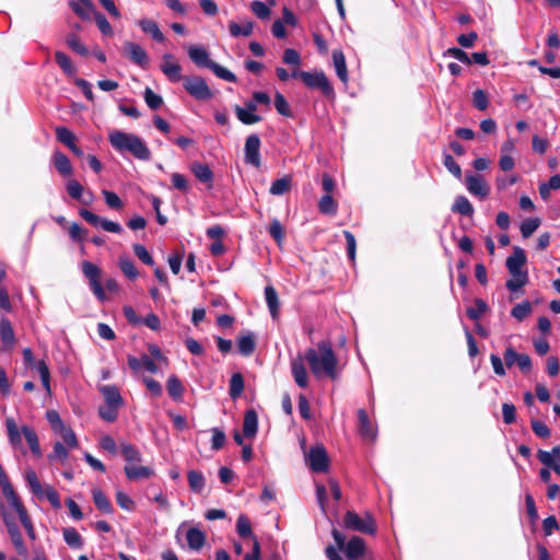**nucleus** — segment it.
I'll return each instance as SVG.
<instances>
[{"label": "nucleus", "instance_id": "nucleus-42", "mask_svg": "<svg viewBox=\"0 0 560 560\" xmlns=\"http://www.w3.org/2000/svg\"><path fill=\"white\" fill-rule=\"evenodd\" d=\"M166 387H167V392H168L170 396L173 399H175V400L182 399L183 394H184V387L177 376H175V375L170 376L167 380V383H166Z\"/></svg>", "mask_w": 560, "mask_h": 560}, {"label": "nucleus", "instance_id": "nucleus-31", "mask_svg": "<svg viewBox=\"0 0 560 560\" xmlns=\"http://www.w3.org/2000/svg\"><path fill=\"white\" fill-rule=\"evenodd\" d=\"M186 539H187V544H188L189 548L198 551L203 547L205 541H206V536H205L203 532L194 527V528H189L187 530Z\"/></svg>", "mask_w": 560, "mask_h": 560}, {"label": "nucleus", "instance_id": "nucleus-26", "mask_svg": "<svg viewBox=\"0 0 560 560\" xmlns=\"http://www.w3.org/2000/svg\"><path fill=\"white\" fill-rule=\"evenodd\" d=\"M72 11L81 19H90L91 13L94 12V4L92 0H75L69 2Z\"/></svg>", "mask_w": 560, "mask_h": 560}, {"label": "nucleus", "instance_id": "nucleus-18", "mask_svg": "<svg viewBox=\"0 0 560 560\" xmlns=\"http://www.w3.org/2000/svg\"><path fill=\"white\" fill-rule=\"evenodd\" d=\"M291 372L296 385L305 388L308 385V375L302 357H298L291 361Z\"/></svg>", "mask_w": 560, "mask_h": 560}, {"label": "nucleus", "instance_id": "nucleus-58", "mask_svg": "<svg viewBox=\"0 0 560 560\" xmlns=\"http://www.w3.org/2000/svg\"><path fill=\"white\" fill-rule=\"evenodd\" d=\"M270 236L277 242L278 245H281L284 238V230L282 224L278 219H273L268 229Z\"/></svg>", "mask_w": 560, "mask_h": 560}, {"label": "nucleus", "instance_id": "nucleus-22", "mask_svg": "<svg viewBox=\"0 0 560 560\" xmlns=\"http://www.w3.org/2000/svg\"><path fill=\"white\" fill-rule=\"evenodd\" d=\"M365 550L364 540L361 537H352L346 545L343 551L346 557L350 560L359 559L363 556Z\"/></svg>", "mask_w": 560, "mask_h": 560}, {"label": "nucleus", "instance_id": "nucleus-40", "mask_svg": "<svg viewBox=\"0 0 560 560\" xmlns=\"http://www.w3.org/2000/svg\"><path fill=\"white\" fill-rule=\"evenodd\" d=\"M560 189V175L556 174L549 178L547 183H542L539 186V195L541 199L547 201L550 197V190Z\"/></svg>", "mask_w": 560, "mask_h": 560}, {"label": "nucleus", "instance_id": "nucleus-19", "mask_svg": "<svg viewBox=\"0 0 560 560\" xmlns=\"http://www.w3.org/2000/svg\"><path fill=\"white\" fill-rule=\"evenodd\" d=\"M358 427L359 433L364 440L374 441L376 438V430L371 423L369 416L364 409L358 410Z\"/></svg>", "mask_w": 560, "mask_h": 560}, {"label": "nucleus", "instance_id": "nucleus-15", "mask_svg": "<svg viewBox=\"0 0 560 560\" xmlns=\"http://www.w3.org/2000/svg\"><path fill=\"white\" fill-rule=\"evenodd\" d=\"M466 188L471 195L480 198L488 197L490 192V187L483 177L476 174H468L466 176Z\"/></svg>", "mask_w": 560, "mask_h": 560}, {"label": "nucleus", "instance_id": "nucleus-5", "mask_svg": "<svg viewBox=\"0 0 560 560\" xmlns=\"http://www.w3.org/2000/svg\"><path fill=\"white\" fill-rule=\"evenodd\" d=\"M343 525L346 528L360 532L363 534H375L376 526L374 518L370 514L363 517L355 512L348 511L343 516Z\"/></svg>", "mask_w": 560, "mask_h": 560}, {"label": "nucleus", "instance_id": "nucleus-25", "mask_svg": "<svg viewBox=\"0 0 560 560\" xmlns=\"http://www.w3.org/2000/svg\"><path fill=\"white\" fill-rule=\"evenodd\" d=\"M21 432L23 433V435L30 446L31 452L36 457H40L42 448H40L39 440H38V436H37L35 430L28 425H23L21 429Z\"/></svg>", "mask_w": 560, "mask_h": 560}, {"label": "nucleus", "instance_id": "nucleus-13", "mask_svg": "<svg viewBox=\"0 0 560 560\" xmlns=\"http://www.w3.org/2000/svg\"><path fill=\"white\" fill-rule=\"evenodd\" d=\"M307 463L315 472H324L328 469V457L323 446L312 447L307 454Z\"/></svg>", "mask_w": 560, "mask_h": 560}, {"label": "nucleus", "instance_id": "nucleus-30", "mask_svg": "<svg viewBox=\"0 0 560 560\" xmlns=\"http://www.w3.org/2000/svg\"><path fill=\"white\" fill-rule=\"evenodd\" d=\"M52 159L55 167L62 176L72 175L73 170L71 162L65 153L57 151L54 153Z\"/></svg>", "mask_w": 560, "mask_h": 560}, {"label": "nucleus", "instance_id": "nucleus-16", "mask_svg": "<svg viewBox=\"0 0 560 560\" xmlns=\"http://www.w3.org/2000/svg\"><path fill=\"white\" fill-rule=\"evenodd\" d=\"M163 62L161 63V71L172 82H178L182 79V67L174 60L172 54H164L162 57Z\"/></svg>", "mask_w": 560, "mask_h": 560}, {"label": "nucleus", "instance_id": "nucleus-62", "mask_svg": "<svg viewBox=\"0 0 560 560\" xmlns=\"http://www.w3.org/2000/svg\"><path fill=\"white\" fill-rule=\"evenodd\" d=\"M144 101L151 109L160 108L163 103L162 97L155 94L150 88H147L144 91Z\"/></svg>", "mask_w": 560, "mask_h": 560}, {"label": "nucleus", "instance_id": "nucleus-34", "mask_svg": "<svg viewBox=\"0 0 560 560\" xmlns=\"http://www.w3.org/2000/svg\"><path fill=\"white\" fill-rule=\"evenodd\" d=\"M332 61L335 66L336 73L338 78L346 83L348 81V70L346 65V58L340 50H335L332 52Z\"/></svg>", "mask_w": 560, "mask_h": 560}, {"label": "nucleus", "instance_id": "nucleus-39", "mask_svg": "<svg viewBox=\"0 0 560 560\" xmlns=\"http://www.w3.org/2000/svg\"><path fill=\"white\" fill-rule=\"evenodd\" d=\"M452 211L462 215L471 217L474 214V207L465 196H458L455 199Z\"/></svg>", "mask_w": 560, "mask_h": 560}, {"label": "nucleus", "instance_id": "nucleus-38", "mask_svg": "<svg viewBox=\"0 0 560 560\" xmlns=\"http://www.w3.org/2000/svg\"><path fill=\"white\" fill-rule=\"evenodd\" d=\"M244 390V378L240 372L232 374L230 380L229 395L232 399H237Z\"/></svg>", "mask_w": 560, "mask_h": 560}, {"label": "nucleus", "instance_id": "nucleus-63", "mask_svg": "<svg viewBox=\"0 0 560 560\" xmlns=\"http://www.w3.org/2000/svg\"><path fill=\"white\" fill-rule=\"evenodd\" d=\"M46 419L55 433L66 425L61 420L59 413L54 409L46 411Z\"/></svg>", "mask_w": 560, "mask_h": 560}, {"label": "nucleus", "instance_id": "nucleus-28", "mask_svg": "<svg viewBox=\"0 0 560 560\" xmlns=\"http://www.w3.org/2000/svg\"><path fill=\"white\" fill-rule=\"evenodd\" d=\"M255 348L256 339L253 332L248 331L246 335L238 337L237 350L242 355H250L255 351Z\"/></svg>", "mask_w": 560, "mask_h": 560}, {"label": "nucleus", "instance_id": "nucleus-54", "mask_svg": "<svg viewBox=\"0 0 560 560\" xmlns=\"http://www.w3.org/2000/svg\"><path fill=\"white\" fill-rule=\"evenodd\" d=\"M56 434H59L62 438L63 443L69 448H75L78 446V439L75 436V433L73 432V430L70 427H67V425L62 427V429L57 431Z\"/></svg>", "mask_w": 560, "mask_h": 560}, {"label": "nucleus", "instance_id": "nucleus-61", "mask_svg": "<svg viewBox=\"0 0 560 560\" xmlns=\"http://www.w3.org/2000/svg\"><path fill=\"white\" fill-rule=\"evenodd\" d=\"M69 453L61 442H56L54 444V451L49 455V459L59 460L60 463H65L68 459Z\"/></svg>", "mask_w": 560, "mask_h": 560}, {"label": "nucleus", "instance_id": "nucleus-8", "mask_svg": "<svg viewBox=\"0 0 560 560\" xmlns=\"http://www.w3.org/2000/svg\"><path fill=\"white\" fill-rule=\"evenodd\" d=\"M23 359L24 363L30 368H35L40 376V381L43 384V387L45 388L46 393L48 395L51 394L50 388V372L48 369V365L45 363V361H35L33 352L30 348L23 349Z\"/></svg>", "mask_w": 560, "mask_h": 560}, {"label": "nucleus", "instance_id": "nucleus-48", "mask_svg": "<svg viewBox=\"0 0 560 560\" xmlns=\"http://www.w3.org/2000/svg\"><path fill=\"white\" fill-rule=\"evenodd\" d=\"M235 114H236V117L237 119L243 122L244 125H253V124H257L261 120V117L249 112V110H246L245 108L241 107V106H235Z\"/></svg>", "mask_w": 560, "mask_h": 560}, {"label": "nucleus", "instance_id": "nucleus-56", "mask_svg": "<svg viewBox=\"0 0 560 560\" xmlns=\"http://www.w3.org/2000/svg\"><path fill=\"white\" fill-rule=\"evenodd\" d=\"M120 407H113V405L104 404L98 408L100 417L106 422H114L118 417V410Z\"/></svg>", "mask_w": 560, "mask_h": 560}, {"label": "nucleus", "instance_id": "nucleus-53", "mask_svg": "<svg viewBox=\"0 0 560 560\" xmlns=\"http://www.w3.org/2000/svg\"><path fill=\"white\" fill-rule=\"evenodd\" d=\"M273 104H275V108L277 109V112L280 115H282L284 117L292 116V110L290 108V105L287 102L285 97L281 93H279V92L276 93Z\"/></svg>", "mask_w": 560, "mask_h": 560}, {"label": "nucleus", "instance_id": "nucleus-57", "mask_svg": "<svg viewBox=\"0 0 560 560\" xmlns=\"http://www.w3.org/2000/svg\"><path fill=\"white\" fill-rule=\"evenodd\" d=\"M218 78L225 80L228 82H236V75L232 73L226 68L218 65L217 62H212L209 68Z\"/></svg>", "mask_w": 560, "mask_h": 560}, {"label": "nucleus", "instance_id": "nucleus-46", "mask_svg": "<svg viewBox=\"0 0 560 560\" xmlns=\"http://www.w3.org/2000/svg\"><path fill=\"white\" fill-rule=\"evenodd\" d=\"M121 454L125 459L132 465L133 463H140L142 460L139 450L129 443L121 444Z\"/></svg>", "mask_w": 560, "mask_h": 560}, {"label": "nucleus", "instance_id": "nucleus-10", "mask_svg": "<svg viewBox=\"0 0 560 560\" xmlns=\"http://www.w3.org/2000/svg\"><path fill=\"white\" fill-rule=\"evenodd\" d=\"M124 52L131 62L139 66L140 68L147 69L149 67V55L139 44L129 40L125 42Z\"/></svg>", "mask_w": 560, "mask_h": 560}, {"label": "nucleus", "instance_id": "nucleus-43", "mask_svg": "<svg viewBox=\"0 0 560 560\" xmlns=\"http://www.w3.org/2000/svg\"><path fill=\"white\" fill-rule=\"evenodd\" d=\"M55 59L57 65L62 69V71L71 77L75 73V67L73 66L71 59L62 51L55 52Z\"/></svg>", "mask_w": 560, "mask_h": 560}, {"label": "nucleus", "instance_id": "nucleus-23", "mask_svg": "<svg viewBox=\"0 0 560 560\" xmlns=\"http://www.w3.org/2000/svg\"><path fill=\"white\" fill-rule=\"evenodd\" d=\"M100 392L103 395L106 405H113V407L122 406V397L115 385H103L100 387Z\"/></svg>", "mask_w": 560, "mask_h": 560}, {"label": "nucleus", "instance_id": "nucleus-47", "mask_svg": "<svg viewBox=\"0 0 560 560\" xmlns=\"http://www.w3.org/2000/svg\"><path fill=\"white\" fill-rule=\"evenodd\" d=\"M318 209L323 214L334 215L337 213V203L331 195L326 194L320 198Z\"/></svg>", "mask_w": 560, "mask_h": 560}, {"label": "nucleus", "instance_id": "nucleus-41", "mask_svg": "<svg viewBox=\"0 0 560 560\" xmlns=\"http://www.w3.org/2000/svg\"><path fill=\"white\" fill-rule=\"evenodd\" d=\"M62 535H63V539L68 546L75 548V549H81L83 547L82 537L75 528H73V527L65 528L62 532Z\"/></svg>", "mask_w": 560, "mask_h": 560}, {"label": "nucleus", "instance_id": "nucleus-20", "mask_svg": "<svg viewBox=\"0 0 560 560\" xmlns=\"http://www.w3.org/2000/svg\"><path fill=\"white\" fill-rule=\"evenodd\" d=\"M0 337L2 341V350H11L15 343V335L10 320L2 317L0 320Z\"/></svg>", "mask_w": 560, "mask_h": 560}, {"label": "nucleus", "instance_id": "nucleus-17", "mask_svg": "<svg viewBox=\"0 0 560 560\" xmlns=\"http://www.w3.org/2000/svg\"><path fill=\"white\" fill-rule=\"evenodd\" d=\"M187 54L190 60L198 67L210 68L212 60L209 58L208 50L202 46L190 45L187 47Z\"/></svg>", "mask_w": 560, "mask_h": 560}, {"label": "nucleus", "instance_id": "nucleus-52", "mask_svg": "<svg viewBox=\"0 0 560 560\" xmlns=\"http://www.w3.org/2000/svg\"><path fill=\"white\" fill-rule=\"evenodd\" d=\"M488 311V305L481 299L475 300V305L467 310V316L472 320H478Z\"/></svg>", "mask_w": 560, "mask_h": 560}, {"label": "nucleus", "instance_id": "nucleus-59", "mask_svg": "<svg viewBox=\"0 0 560 560\" xmlns=\"http://www.w3.org/2000/svg\"><path fill=\"white\" fill-rule=\"evenodd\" d=\"M540 221L538 218L527 219L521 224V233L522 236L527 238L529 237L539 226Z\"/></svg>", "mask_w": 560, "mask_h": 560}, {"label": "nucleus", "instance_id": "nucleus-32", "mask_svg": "<svg viewBox=\"0 0 560 560\" xmlns=\"http://www.w3.org/2000/svg\"><path fill=\"white\" fill-rule=\"evenodd\" d=\"M253 30H254V24L252 21H248V20L244 21L242 24H238L234 21H231L229 23V31H230L231 36H233V37H240V36L247 37V36L252 35Z\"/></svg>", "mask_w": 560, "mask_h": 560}, {"label": "nucleus", "instance_id": "nucleus-37", "mask_svg": "<svg viewBox=\"0 0 560 560\" xmlns=\"http://www.w3.org/2000/svg\"><path fill=\"white\" fill-rule=\"evenodd\" d=\"M291 186H292L291 176H283V177L278 178L272 182L269 191L273 196H281V195L288 192L291 189Z\"/></svg>", "mask_w": 560, "mask_h": 560}, {"label": "nucleus", "instance_id": "nucleus-12", "mask_svg": "<svg viewBox=\"0 0 560 560\" xmlns=\"http://www.w3.org/2000/svg\"><path fill=\"white\" fill-rule=\"evenodd\" d=\"M79 214L81 218H83L90 224H92L94 226L100 225L106 232L120 233L122 231V228L119 223L107 220V219H103V218L98 217L97 214L91 212L90 210L81 209L79 211Z\"/></svg>", "mask_w": 560, "mask_h": 560}, {"label": "nucleus", "instance_id": "nucleus-33", "mask_svg": "<svg viewBox=\"0 0 560 560\" xmlns=\"http://www.w3.org/2000/svg\"><path fill=\"white\" fill-rule=\"evenodd\" d=\"M92 497H93V502H94L95 506L101 512L106 513V514H109L113 512V506H112L110 501L108 500V498L105 495V493L101 489L94 488L92 490Z\"/></svg>", "mask_w": 560, "mask_h": 560}, {"label": "nucleus", "instance_id": "nucleus-3", "mask_svg": "<svg viewBox=\"0 0 560 560\" xmlns=\"http://www.w3.org/2000/svg\"><path fill=\"white\" fill-rule=\"evenodd\" d=\"M81 270L84 277L89 280L91 291L101 302L106 300L105 289L109 292H116L119 290L117 281L113 278L105 281V288L101 284L102 270L93 262L83 260L81 262Z\"/></svg>", "mask_w": 560, "mask_h": 560}, {"label": "nucleus", "instance_id": "nucleus-27", "mask_svg": "<svg viewBox=\"0 0 560 560\" xmlns=\"http://www.w3.org/2000/svg\"><path fill=\"white\" fill-rule=\"evenodd\" d=\"M265 299L271 317L273 319H277L279 316L280 303L278 299V293L273 287L267 285L265 288Z\"/></svg>", "mask_w": 560, "mask_h": 560}, {"label": "nucleus", "instance_id": "nucleus-6", "mask_svg": "<svg viewBox=\"0 0 560 560\" xmlns=\"http://www.w3.org/2000/svg\"><path fill=\"white\" fill-rule=\"evenodd\" d=\"M503 359H504L505 366L508 369H512L514 365H517L518 369L524 374H528L532 371L530 357L526 353L516 352L511 343L506 345L505 351L503 353Z\"/></svg>", "mask_w": 560, "mask_h": 560}, {"label": "nucleus", "instance_id": "nucleus-29", "mask_svg": "<svg viewBox=\"0 0 560 560\" xmlns=\"http://www.w3.org/2000/svg\"><path fill=\"white\" fill-rule=\"evenodd\" d=\"M139 26L142 30V32L151 35V37L159 43L164 42L165 37L163 33L161 32L159 25L156 22L149 20V19H142L139 21Z\"/></svg>", "mask_w": 560, "mask_h": 560}, {"label": "nucleus", "instance_id": "nucleus-2", "mask_svg": "<svg viewBox=\"0 0 560 560\" xmlns=\"http://www.w3.org/2000/svg\"><path fill=\"white\" fill-rule=\"evenodd\" d=\"M108 141L120 153L128 152L141 161H149L151 159V151L148 145L140 137L133 133L113 130L108 135Z\"/></svg>", "mask_w": 560, "mask_h": 560}, {"label": "nucleus", "instance_id": "nucleus-49", "mask_svg": "<svg viewBox=\"0 0 560 560\" xmlns=\"http://www.w3.org/2000/svg\"><path fill=\"white\" fill-rule=\"evenodd\" d=\"M533 312V307L528 301L522 302L520 304H516L512 311L511 315L517 319L518 322L524 320L526 317H528Z\"/></svg>", "mask_w": 560, "mask_h": 560}, {"label": "nucleus", "instance_id": "nucleus-36", "mask_svg": "<svg viewBox=\"0 0 560 560\" xmlns=\"http://www.w3.org/2000/svg\"><path fill=\"white\" fill-rule=\"evenodd\" d=\"M191 171L194 175L198 178V180L205 184H209L211 186L213 180V173L207 164L195 163L191 167Z\"/></svg>", "mask_w": 560, "mask_h": 560}, {"label": "nucleus", "instance_id": "nucleus-51", "mask_svg": "<svg viewBox=\"0 0 560 560\" xmlns=\"http://www.w3.org/2000/svg\"><path fill=\"white\" fill-rule=\"evenodd\" d=\"M236 532L242 538L253 537V530L248 517L241 514L236 521Z\"/></svg>", "mask_w": 560, "mask_h": 560}, {"label": "nucleus", "instance_id": "nucleus-45", "mask_svg": "<svg viewBox=\"0 0 560 560\" xmlns=\"http://www.w3.org/2000/svg\"><path fill=\"white\" fill-rule=\"evenodd\" d=\"M188 485L194 492L200 493L205 488V477L201 472L189 470L187 474Z\"/></svg>", "mask_w": 560, "mask_h": 560}, {"label": "nucleus", "instance_id": "nucleus-9", "mask_svg": "<svg viewBox=\"0 0 560 560\" xmlns=\"http://www.w3.org/2000/svg\"><path fill=\"white\" fill-rule=\"evenodd\" d=\"M184 88L196 100L206 101L212 97L211 90L201 77H186Z\"/></svg>", "mask_w": 560, "mask_h": 560}, {"label": "nucleus", "instance_id": "nucleus-11", "mask_svg": "<svg viewBox=\"0 0 560 560\" xmlns=\"http://www.w3.org/2000/svg\"><path fill=\"white\" fill-rule=\"evenodd\" d=\"M260 139L257 135L253 133L249 135L246 138L245 147H244V154H245V162L255 166L259 167L260 162Z\"/></svg>", "mask_w": 560, "mask_h": 560}, {"label": "nucleus", "instance_id": "nucleus-7", "mask_svg": "<svg viewBox=\"0 0 560 560\" xmlns=\"http://www.w3.org/2000/svg\"><path fill=\"white\" fill-rule=\"evenodd\" d=\"M300 79L307 88L318 89L326 96L334 93L332 86L323 71H302V73H300Z\"/></svg>", "mask_w": 560, "mask_h": 560}, {"label": "nucleus", "instance_id": "nucleus-60", "mask_svg": "<svg viewBox=\"0 0 560 560\" xmlns=\"http://www.w3.org/2000/svg\"><path fill=\"white\" fill-rule=\"evenodd\" d=\"M250 10L257 18H259L261 20H266L270 15L269 7L262 1H258V0L253 1L250 3Z\"/></svg>", "mask_w": 560, "mask_h": 560}, {"label": "nucleus", "instance_id": "nucleus-4", "mask_svg": "<svg viewBox=\"0 0 560 560\" xmlns=\"http://www.w3.org/2000/svg\"><path fill=\"white\" fill-rule=\"evenodd\" d=\"M24 479L34 495L38 499L46 498L54 508H60L61 504L58 492L50 486L44 488L34 469H26Z\"/></svg>", "mask_w": 560, "mask_h": 560}, {"label": "nucleus", "instance_id": "nucleus-44", "mask_svg": "<svg viewBox=\"0 0 560 560\" xmlns=\"http://www.w3.org/2000/svg\"><path fill=\"white\" fill-rule=\"evenodd\" d=\"M119 268L121 272L128 278V279H136L138 277V269L135 266L133 261L127 257L122 256L119 258L118 261Z\"/></svg>", "mask_w": 560, "mask_h": 560}, {"label": "nucleus", "instance_id": "nucleus-50", "mask_svg": "<svg viewBox=\"0 0 560 560\" xmlns=\"http://www.w3.org/2000/svg\"><path fill=\"white\" fill-rule=\"evenodd\" d=\"M66 43L74 52H77V54H79L81 56H88L89 55L88 48L80 40L78 35H75L73 33L68 34L67 37H66Z\"/></svg>", "mask_w": 560, "mask_h": 560}, {"label": "nucleus", "instance_id": "nucleus-21", "mask_svg": "<svg viewBox=\"0 0 560 560\" xmlns=\"http://www.w3.org/2000/svg\"><path fill=\"white\" fill-rule=\"evenodd\" d=\"M124 471L129 480L149 479L154 475L152 468L132 464L126 465Z\"/></svg>", "mask_w": 560, "mask_h": 560}, {"label": "nucleus", "instance_id": "nucleus-1", "mask_svg": "<svg viewBox=\"0 0 560 560\" xmlns=\"http://www.w3.org/2000/svg\"><path fill=\"white\" fill-rule=\"evenodd\" d=\"M304 358L316 378L327 376L335 380L338 377V359L329 341L323 340L316 348H308Z\"/></svg>", "mask_w": 560, "mask_h": 560}, {"label": "nucleus", "instance_id": "nucleus-55", "mask_svg": "<svg viewBox=\"0 0 560 560\" xmlns=\"http://www.w3.org/2000/svg\"><path fill=\"white\" fill-rule=\"evenodd\" d=\"M537 458L542 465L551 468L556 474L560 475V460L557 462L551 459L548 451L539 450L537 453Z\"/></svg>", "mask_w": 560, "mask_h": 560}, {"label": "nucleus", "instance_id": "nucleus-24", "mask_svg": "<svg viewBox=\"0 0 560 560\" xmlns=\"http://www.w3.org/2000/svg\"><path fill=\"white\" fill-rule=\"evenodd\" d=\"M258 429V417L254 409H248L244 415L243 434L246 438L253 439Z\"/></svg>", "mask_w": 560, "mask_h": 560}, {"label": "nucleus", "instance_id": "nucleus-35", "mask_svg": "<svg viewBox=\"0 0 560 560\" xmlns=\"http://www.w3.org/2000/svg\"><path fill=\"white\" fill-rule=\"evenodd\" d=\"M5 427L8 431L9 442L12 447L18 448L22 445L21 432L13 418H7Z\"/></svg>", "mask_w": 560, "mask_h": 560}, {"label": "nucleus", "instance_id": "nucleus-64", "mask_svg": "<svg viewBox=\"0 0 560 560\" xmlns=\"http://www.w3.org/2000/svg\"><path fill=\"white\" fill-rule=\"evenodd\" d=\"M135 255L145 265L153 266L154 260L147 248L141 244L133 245Z\"/></svg>", "mask_w": 560, "mask_h": 560}, {"label": "nucleus", "instance_id": "nucleus-14", "mask_svg": "<svg viewBox=\"0 0 560 560\" xmlns=\"http://www.w3.org/2000/svg\"><path fill=\"white\" fill-rule=\"evenodd\" d=\"M526 264V254L521 247H514L513 254L506 259V268L512 277H518L520 275H527L522 268Z\"/></svg>", "mask_w": 560, "mask_h": 560}]
</instances>
